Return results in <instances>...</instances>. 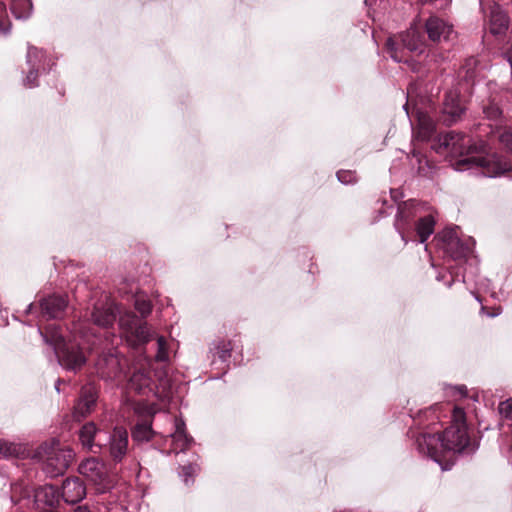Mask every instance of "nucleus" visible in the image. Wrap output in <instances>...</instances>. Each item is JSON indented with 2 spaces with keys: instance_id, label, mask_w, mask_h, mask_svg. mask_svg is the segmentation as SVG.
I'll return each mask as SVG.
<instances>
[{
  "instance_id": "obj_17",
  "label": "nucleus",
  "mask_w": 512,
  "mask_h": 512,
  "mask_svg": "<svg viewBox=\"0 0 512 512\" xmlns=\"http://www.w3.org/2000/svg\"><path fill=\"white\" fill-rule=\"evenodd\" d=\"M79 440L83 447L98 452L101 450V431L96 428L93 422H88L79 431Z\"/></svg>"
},
{
  "instance_id": "obj_15",
  "label": "nucleus",
  "mask_w": 512,
  "mask_h": 512,
  "mask_svg": "<svg viewBox=\"0 0 512 512\" xmlns=\"http://www.w3.org/2000/svg\"><path fill=\"white\" fill-rule=\"evenodd\" d=\"M79 473L89 479L94 484L104 483L106 478L105 466L96 458H89L79 465Z\"/></svg>"
},
{
  "instance_id": "obj_4",
  "label": "nucleus",
  "mask_w": 512,
  "mask_h": 512,
  "mask_svg": "<svg viewBox=\"0 0 512 512\" xmlns=\"http://www.w3.org/2000/svg\"><path fill=\"white\" fill-rule=\"evenodd\" d=\"M119 313V327L131 346H138L150 340L151 333L149 328L142 319L138 318L132 312H121L120 308L109 303L106 306L94 307L91 313V320L99 327L108 328L113 325L116 314Z\"/></svg>"
},
{
  "instance_id": "obj_30",
  "label": "nucleus",
  "mask_w": 512,
  "mask_h": 512,
  "mask_svg": "<svg viewBox=\"0 0 512 512\" xmlns=\"http://www.w3.org/2000/svg\"><path fill=\"white\" fill-rule=\"evenodd\" d=\"M11 29V23L7 16L6 6L0 2V34H8Z\"/></svg>"
},
{
  "instance_id": "obj_36",
  "label": "nucleus",
  "mask_w": 512,
  "mask_h": 512,
  "mask_svg": "<svg viewBox=\"0 0 512 512\" xmlns=\"http://www.w3.org/2000/svg\"><path fill=\"white\" fill-rule=\"evenodd\" d=\"M412 156H413V159H415L418 164V172L420 174H425L423 163H425V165L428 164L427 161L425 160V158L420 153L416 152V150H413Z\"/></svg>"
},
{
  "instance_id": "obj_2",
  "label": "nucleus",
  "mask_w": 512,
  "mask_h": 512,
  "mask_svg": "<svg viewBox=\"0 0 512 512\" xmlns=\"http://www.w3.org/2000/svg\"><path fill=\"white\" fill-rule=\"evenodd\" d=\"M433 149L437 153L450 152L459 156L455 170H476L486 177H497L512 170V163L496 153H485L484 142H475L469 135L450 131L439 136Z\"/></svg>"
},
{
  "instance_id": "obj_6",
  "label": "nucleus",
  "mask_w": 512,
  "mask_h": 512,
  "mask_svg": "<svg viewBox=\"0 0 512 512\" xmlns=\"http://www.w3.org/2000/svg\"><path fill=\"white\" fill-rule=\"evenodd\" d=\"M170 421H173L175 429L174 432L170 434L172 445L171 452H174L176 456L181 457L178 461V475L186 485H190L194 483V479L200 471V466L197 463L198 456L195 453H192L191 459L188 460L187 464H185L182 457L184 456L186 449L193 443V439L186 435L185 423L182 419L174 417V419L170 418Z\"/></svg>"
},
{
  "instance_id": "obj_5",
  "label": "nucleus",
  "mask_w": 512,
  "mask_h": 512,
  "mask_svg": "<svg viewBox=\"0 0 512 512\" xmlns=\"http://www.w3.org/2000/svg\"><path fill=\"white\" fill-rule=\"evenodd\" d=\"M425 47L424 37L415 27H411L399 35L391 36L386 41V49L390 57L395 62L407 64L415 72L420 71V66L408 54L421 55L425 52Z\"/></svg>"
},
{
  "instance_id": "obj_1",
  "label": "nucleus",
  "mask_w": 512,
  "mask_h": 512,
  "mask_svg": "<svg viewBox=\"0 0 512 512\" xmlns=\"http://www.w3.org/2000/svg\"><path fill=\"white\" fill-rule=\"evenodd\" d=\"M66 308L67 300L64 296L52 295L42 299L39 323L62 318ZM38 331L45 343L53 348L59 364L64 369L74 372L80 370L86 363L84 350L94 351L97 343L101 341L85 322L74 324L69 339H66L61 328L56 324L45 327L39 324Z\"/></svg>"
},
{
  "instance_id": "obj_38",
  "label": "nucleus",
  "mask_w": 512,
  "mask_h": 512,
  "mask_svg": "<svg viewBox=\"0 0 512 512\" xmlns=\"http://www.w3.org/2000/svg\"><path fill=\"white\" fill-rule=\"evenodd\" d=\"M156 343H157L158 348H157V352L155 354V359L159 360L160 359V337H157Z\"/></svg>"
},
{
  "instance_id": "obj_35",
  "label": "nucleus",
  "mask_w": 512,
  "mask_h": 512,
  "mask_svg": "<svg viewBox=\"0 0 512 512\" xmlns=\"http://www.w3.org/2000/svg\"><path fill=\"white\" fill-rule=\"evenodd\" d=\"M499 412L505 418H512V398L500 403Z\"/></svg>"
},
{
  "instance_id": "obj_9",
  "label": "nucleus",
  "mask_w": 512,
  "mask_h": 512,
  "mask_svg": "<svg viewBox=\"0 0 512 512\" xmlns=\"http://www.w3.org/2000/svg\"><path fill=\"white\" fill-rule=\"evenodd\" d=\"M74 458V452L69 447L53 448L45 461V471L51 477L63 474Z\"/></svg>"
},
{
  "instance_id": "obj_41",
  "label": "nucleus",
  "mask_w": 512,
  "mask_h": 512,
  "mask_svg": "<svg viewBox=\"0 0 512 512\" xmlns=\"http://www.w3.org/2000/svg\"><path fill=\"white\" fill-rule=\"evenodd\" d=\"M61 381L58 380L55 384V389L57 390V392H60V388H59V385H60Z\"/></svg>"
},
{
  "instance_id": "obj_20",
  "label": "nucleus",
  "mask_w": 512,
  "mask_h": 512,
  "mask_svg": "<svg viewBox=\"0 0 512 512\" xmlns=\"http://www.w3.org/2000/svg\"><path fill=\"white\" fill-rule=\"evenodd\" d=\"M128 433L125 429L116 427L110 436L109 450L114 460L120 461L127 452Z\"/></svg>"
},
{
  "instance_id": "obj_19",
  "label": "nucleus",
  "mask_w": 512,
  "mask_h": 512,
  "mask_svg": "<svg viewBox=\"0 0 512 512\" xmlns=\"http://www.w3.org/2000/svg\"><path fill=\"white\" fill-rule=\"evenodd\" d=\"M488 22L491 34L502 35L508 29L509 18L500 6L494 3L489 6Z\"/></svg>"
},
{
  "instance_id": "obj_31",
  "label": "nucleus",
  "mask_w": 512,
  "mask_h": 512,
  "mask_svg": "<svg viewBox=\"0 0 512 512\" xmlns=\"http://www.w3.org/2000/svg\"><path fill=\"white\" fill-rule=\"evenodd\" d=\"M39 70L40 69L30 67L28 74L26 75V77L23 80V84L25 87L33 88L38 85L37 78H38Z\"/></svg>"
},
{
  "instance_id": "obj_32",
  "label": "nucleus",
  "mask_w": 512,
  "mask_h": 512,
  "mask_svg": "<svg viewBox=\"0 0 512 512\" xmlns=\"http://www.w3.org/2000/svg\"><path fill=\"white\" fill-rule=\"evenodd\" d=\"M338 180L343 184H350L356 182V174L350 170H340L337 172Z\"/></svg>"
},
{
  "instance_id": "obj_37",
  "label": "nucleus",
  "mask_w": 512,
  "mask_h": 512,
  "mask_svg": "<svg viewBox=\"0 0 512 512\" xmlns=\"http://www.w3.org/2000/svg\"><path fill=\"white\" fill-rule=\"evenodd\" d=\"M454 390L458 392L461 397H464L467 394V389L465 386L455 387Z\"/></svg>"
},
{
  "instance_id": "obj_14",
  "label": "nucleus",
  "mask_w": 512,
  "mask_h": 512,
  "mask_svg": "<svg viewBox=\"0 0 512 512\" xmlns=\"http://www.w3.org/2000/svg\"><path fill=\"white\" fill-rule=\"evenodd\" d=\"M128 389L135 393L150 397H158L157 384L151 380L149 372L144 370L132 374L128 382Z\"/></svg>"
},
{
  "instance_id": "obj_11",
  "label": "nucleus",
  "mask_w": 512,
  "mask_h": 512,
  "mask_svg": "<svg viewBox=\"0 0 512 512\" xmlns=\"http://www.w3.org/2000/svg\"><path fill=\"white\" fill-rule=\"evenodd\" d=\"M425 30L429 40L434 43L450 42L456 37L453 26L437 16H430L426 20Z\"/></svg>"
},
{
  "instance_id": "obj_21",
  "label": "nucleus",
  "mask_w": 512,
  "mask_h": 512,
  "mask_svg": "<svg viewBox=\"0 0 512 512\" xmlns=\"http://www.w3.org/2000/svg\"><path fill=\"white\" fill-rule=\"evenodd\" d=\"M435 122L425 112H417V126L414 128V136L420 141H429L435 133Z\"/></svg>"
},
{
  "instance_id": "obj_34",
  "label": "nucleus",
  "mask_w": 512,
  "mask_h": 512,
  "mask_svg": "<svg viewBox=\"0 0 512 512\" xmlns=\"http://www.w3.org/2000/svg\"><path fill=\"white\" fill-rule=\"evenodd\" d=\"M136 310L144 317L151 311V304L144 298H137L135 301Z\"/></svg>"
},
{
  "instance_id": "obj_13",
  "label": "nucleus",
  "mask_w": 512,
  "mask_h": 512,
  "mask_svg": "<svg viewBox=\"0 0 512 512\" xmlns=\"http://www.w3.org/2000/svg\"><path fill=\"white\" fill-rule=\"evenodd\" d=\"M98 372L107 378L119 377L122 373V364L118 354L112 349L103 350L96 360Z\"/></svg>"
},
{
  "instance_id": "obj_3",
  "label": "nucleus",
  "mask_w": 512,
  "mask_h": 512,
  "mask_svg": "<svg viewBox=\"0 0 512 512\" xmlns=\"http://www.w3.org/2000/svg\"><path fill=\"white\" fill-rule=\"evenodd\" d=\"M418 451L430 457L437 463H441L440 456L444 452L470 453L474 451L471 446L470 438L467 432L466 415L462 408L454 407L452 413V423L439 434H421L416 439Z\"/></svg>"
},
{
  "instance_id": "obj_40",
  "label": "nucleus",
  "mask_w": 512,
  "mask_h": 512,
  "mask_svg": "<svg viewBox=\"0 0 512 512\" xmlns=\"http://www.w3.org/2000/svg\"><path fill=\"white\" fill-rule=\"evenodd\" d=\"M73 512H90L86 506H79Z\"/></svg>"
},
{
  "instance_id": "obj_43",
  "label": "nucleus",
  "mask_w": 512,
  "mask_h": 512,
  "mask_svg": "<svg viewBox=\"0 0 512 512\" xmlns=\"http://www.w3.org/2000/svg\"><path fill=\"white\" fill-rule=\"evenodd\" d=\"M451 285H452V281H449V282L447 283V287H451Z\"/></svg>"
},
{
  "instance_id": "obj_25",
  "label": "nucleus",
  "mask_w": 512,
  "mask_h": 512,
  "mask_svg": "<svg viewBox=\"0 0 512 512\" xmlns=\"http://www.w3.org/2000/svg\"><path fill=\"white\" fill-rule=\"evenodd\" d=\"M460 75L466 81L474 82L480 76L479 61L475 57L467 58L461 67Z\"/></svg>"
},
{
  "instance_id": "obj_42",
  "label": "nucleus",
  "mask_w": 512,
  "mask_h": 512,
  "mask_svg": "<svg viewBox=\"0 0 512 512\" xmlns=\"http://www.w3.org/2000/svg\"><path fill=\"white\" fill-rule=\"evenodd\" d=\"M32 309H33V304H29L28 307H27L26 312L27 313H31Z\"/></svg>"
},
{
  "instance_id": "obj_22",
  "label": "nucleus",
  "mask_w": 512,
  "mask_h": 512,
  "mask_svg": "<svg viewBox=\"0 0 512 512\" xmlns=\"http://www.w3.org/2000/svg\"><path fill=\"white\" fill-rule=\"evenodd\" d=\"M35 500L48 506H54L59 500V491L53 485H44L35 491Z\"/></svg>"
},
{
  "instance_id": "obj_27",
  "label": "nucleus",
  "mask_w": 512,
  "mask_h": 512,
  "mask_svg": "<svg viewBox=\"0 0 512 512\" xmlns=\"http://www.w3.org/2000/svg\"><path fill=\"white\" fill-rule=\"evenodd\" d=\"M45 53L34 46H28L26 62L29 67L44 69Z\"/></svg>"
},
{
  "instance_id": "obj_26",
  "label": "nucleus",
  "mask_w": 512,
  "mask_h": 512,
  "mask_svg": "<svg viewBox=\"0 0 512 512\" xmlns=\"http://www.w3.org/2000/svg\"><path fill=\"white\" fill-rule=\"evenodd\" d=\"M10 9L17 19H27L33 11V4L30 0H12Z\"/></svg>"
},
{
  "instance_id": "obj_33",
  "label": "nucleus",
  "mask_w": 512,
  "mask_h": 512,
  "mask_svg": "<svg viewBox=\"0 0 512 512\" xmlns=\"http://www.w3.org/2000/svg\"><path fill=\"white\" fill-rule=\"evenodd\" d=\"M499 141L502 144V146L509 152L512 153V130L508 129L503 131L499 135Z\"/></svg>"
},
{
  "instance_id": "obj_29",
  "label": "nucleus",
  "mask_w": 512,
  "mask_h": 512,
  "mask_svg": "<svg viewBox=\"0 0 512 512\" xmlns=\"http://www.w3.org/2000/svg\"><path fill=\"white\" fill-rule=\"evenodd\" d=\"M483 113L487 119L495 121L497 124L502 123V110L494 101L483 106Z\"/></svg>"
},
{
  "instance_id": "obj_24",
  "label": "nucleus",
  "mask_w": 512,
  "mask_h": 512,
  "mask_svg": "<svg viewBox=\"0 0 512 512\" xmlns=\"http://www.w3.org/2000/svg\"><path fill=\"white\" fill-rule=\"evenodd\" d=\"M435 220L431 215L421 217L416 224V234L420 243H425L434 232Z\"/></svg>"
},
{
  "instance_id": "obj_44",
  "label": "nucleus",
  "mask_w": 512,
  "mask_h": 512,
  "mask_svg": "<svg viewBox=\"0 0 512 512\" xmlns=\"http://www.w3.org/2000/svg\"><path fill=\"white\" fill-rule=\"evenodd\" d=\"M498 314H499V312H497V313H493V314H491L490 316L495 317V316H496V315H498Z\"/></svg>"
},
{
  "instance_id": "obj_16",
  "label": "nucleus",
  "mask_w": 512,
  "mask_h": 512,
  "mask_svg": "<svg viewBox=\"0 0 512 512\" xmlns=\"http://www.w3.org/2000/svg\"><path fill=\"white\" fill-rule=\"evenodd\" d=\"M463 111L464 107L459 99V93L455 90L448 91L443 101V114L447 116L444 121L448 124L457 121Z\"/></svg>"
},
{
  "instance_id": "obj_39",
  "label": "nucleus",
  "mask_w": 512,
  "mask_h": 512,
  "mask_svg": "<svg viewBox=\"0 0 512 512\" xmlns=\"http://www.w3.org/2000/svg\"><path fill=\"white\" fill-rule=\"evenodd\" d=\"M161 359H162V363L167 360L166 353H165V342H164L163 338H162V356H161Z\"/></svg>"
},
{
  "instance_id": "obj_23",
  "label": "nucleus",
  "mask_w": 512,
  "mask_h": 512,
  "mask_svg": "<svg viewBox=\"0 0 512 512\" xmlns=\"http://www.w3.org/2000/svg\"><path fill=\"white\" fill-rule=\"evenodd\" d=\"M0 454L6 459L23 458L26 455V447L19 443L0 440Z\"/></svg>"
},
{
  "instance_id": "obj_7",
  "label": "nucleus",
  "mask_w": 512,
  "mask_h": 512,
  "mask_svg": "<svg viewBox=\"0 0 512 512\" xmlns=\"http://www.w3.org/2000/svg\"><path fill=\"white\" fill-rule=\"evenodd\" d=\"M435 246L444 257L452 260H461L472 251L473 243L469 239L463 242L458 234L457 228H446L438 233L435 238Z\"/></svg>"
},
{
  "instance_id": "obj_12",
  "label": "nucleus",
  "mask_w": 512,
  "mask_h": 512,
  "mask_svg": "<svg viewBox=\"0 0 512 512\" xmlns=\"http://www.w3.org/2000/svg\"><path fill=\"white\" fill-rule=\"evenodd\" d=\"M98 399V393L93 385H85L82 387L80 396L73 407L72 417L76 421H80L87 417L95 408Z\"/></svg>"
},
{
  "instance_id": "obj_18",
  "label": "nucleus",
  "mask_w": 512,
  "mask_h": 512,
  "mask_svg": "<svg viewBox=\"0 0 512 512\" xmlns=\"http://www.w3.org/2000/svg\"><path fill=\"white\" fill-rule=\"evenodd\" d=\"M86 495V488L79 478H68L62 484L61 496L66 503L74 504Z\"/></svg>"
},
{
  "instance_id": "obj_8",
  "label": "nucleus",
  "mask_w": 512,
  "mask_h": 512,
  "mask_svg": "<svg viewBox=\"0 0 512 512\" xmlns=\"http://www.w3.org/2000/svg\"><path fill=\"white\" fill-rule=\"evenodd\" d=\"M137 409L142 415L132 431L133 439L138 442L149 441L154 435L151 419L158 411L157 406L154 402H144L139 403Z\"/></svg>"
},
{
  "instance_id": "obj_28",
  "label": "nucleus",
  "mask_w": 512,
  "mask_h": 512,
  "mask_svg": "<svg viewBox=\"0 0 512 512\" xmlns=\"http://www.w3.org/2000/svg\"><path fill=\"white\" fill-rule=\"evenodd\" d=\"M211 351L214 356H217L222 362H226L231 357L232 345L229 341L219 340L213 343Z\"/></svg>"
},
{
  "instance_id": "obj_10",
  "label": "nucleus",
  "mask_w": 512,
  "mask_h": 512,
  "mask_svg": "<svg viewBox=\"0 0 512 512\" xmlns=\"http://www.w3.org/2000/svg\"><path fill=\"white\" fill-rule=\"evenodd\" d=\"M418 206L416 200H409L398 208L394 225L404 243L408 242V233L412 230L414 218L418 214Z\"/></svg>"
}]
</instances>
